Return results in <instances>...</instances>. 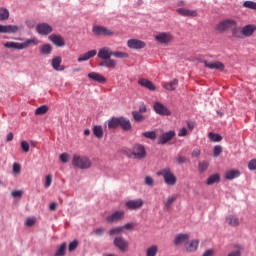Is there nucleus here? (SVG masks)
Listing matches in <instances>:
<instances>
[{
    "instance_id": "nucleus-8",
    "label": "nucleus",
    "mask_w": 256,
    "mask_h": 256,
    "mask_svg": "<svg viewBox=\"0 0 256 256\" xmlns=\"http://www.w3.org/2000/svg\"><path fill=\"white\" fill-rule=\"evenodd\" d=\"M155 41L161 43V45H167L173 41V35L167 32H161L155 36Z\"/></svg>"
},
{
    "instance_id": "nucleus-48",
    "label": "nucleus",
    "mask_w": 256,
    "mask_h": 256,
    "mask_svg": "<svg viewBox=\"0 0 256 256\" xmlns=\"http://www.w3.org/2000/svg\"><path fill=\"white\" fill-rule=\"evenodd\" d=\"M209 139H211V141H214L215 143H219V141H223V137L219 134H215L213 132L209 133Z\"/></svg>"
},
{
    "instance_id": "nucleus-49",
    "label": "nucleus",
    "mask_w": 256,
    "mask_h": 256,
    "mask_svg": "<svg viewBox=\"0 0 256 256\" xmlns=\"http://www.w3.org/2000/svg\"><path fill=\"white\" fill-rule=\"evenodd\" d=\"M243 6L246 7L247 9H253L254 11H256V2L253 1H245L243 3Z\"/></svg>"
},
{
    "instance_id": "nucleus-1",
    "label": "nucleus",
    "mask_w": 256,
    "mask_h": 256,
    "mask_svg": "<svg viewBox=\"0 0 256 256\" xmlns=\"http://www.w3.org/2000/svg\"><path fill=\"white\" fill-rule=\"evenodd\" d=\"M72 165L77 169H91V160L87 156H79L74 154L72 157Z\"/></svg>"
},
{
    "instance_id": "nucleus-64",
    "label": "nucleus",
    "mask_w": 256,
    "mask_h": 256,
    "mask_svg": "<svg viewBox=\"0 0 256 256\" xmlns=\"http://www.w3.org/2000/svg\"><path fill=\"white\" fill-rule=\"evenodd\" d=\"M199 155H201V150H199V148H195L192 151V157H199Z\"/></svg>"
},
{
    "instance_id": "nucleus-32",
    "label": "nucleus",
    "mask_w": 256,
    "mask_h": 256,
    "mask_svg": "<svg viewBox=\"0 0 256 256\" xmlns=\"http://www.w3.org/2000/svg\"><path fill=\"white\" fill-rule=\"evenodd\" d=\"M177 201V195H172L164 202V211H169L173 207V203Z\"/></svg>"
},
{
    "instance_id": "nucleus-24",
    "label": "nucleus",
    "mask_w": 256,
    "mask_h": 256,
    "mask_svg": "<svg viewBox=\"0 0 256 256\" xmlns=\"http://www.w3.org/2000/svg\"><path fill=\"white\" fill-rule=\"evenodd\" d=\"M182 17H197V10H189L186 8H179L176 10Z\"/></svg>"
},
{
    "instance_id": "nucleus-19",
    "label": "nucleus",
    "mask_w": 256,
    "mask_h": 256,
    "mask_svg": "<svg viewBox=\"0 0 256 256\" xmlns=\"http://www.w3.org/2000/svg\"><path fill=\"white\" fill-rule=\"evenodd\" d=\"M186 253H195L197 249H199V240H188V243H186V246H184Z\"/></svg>"
},
{
    "instance_id": "nucleus-35",
    "label": "nucleus",
    "mask_w": 256,
    "mask_h": 256,
    "mask_svg": "<svg viewBox=\"0 0 256 256\" xmlns=\"http://www.w3.org/2000/svg\"><path fill=\"white\" fill-rule=\"evenodd\" d=\"M178 85H179V80L174 79L173 81L164 84V89H166L167 91H175Z\"/></svg>"
},
{
    "instance_id": "nucleus-46",
    "label": "nucleus",
    "mask_w": 256,
    "mask_h": 256,
    "mask_svg": "<svg viewBox=\"0 0 256 256\" xmlns=\"http://www.w3.org/2000/svg\"><path fill=\"white\" fill-rule=\"evenodd\" d=\"M207 169H209V162L208 161L199 162V164H198L199 173H205V171Z\"/></svg>"
},
{
    "instance_id": "nucleus-29",
    "label": "nucleus",
    "mask_w": 256,
    "mask_h": 256,
    "mask_svg": "<svg viewBox=\"0 0 256 256\" xmlns=\"http://www.w3.org/2000/svg\"><path fill=\"white\" fill-rule=\"evenodd\" d=\"M230 31L235 39H243V29L237 27V22L234 23Z\"/></svg>"
},
{
    "instance_id": "nucleus-57",
    "label": "nucleus",
    "mask_w": 256,
    "mask_h": 256,
    "mask_svg": "<svg viewBox=\"0 0 256 256\" xmlns=\"http://www.w3.org/2000/svg\"><path fill=\"white\" fill-rule=\"evenodd\" d=\"M248 169L250 171H255L256 170V159L250 160V162L248 163Z\"/></svg>"
},
{
    "instance_id": "nucleus-6",
    "label": "nucleus",
    "mask_w": 256,
    "mask_h": 256,
    "mask_svg": "<svg viewBox=\"0 0 256 256\" xmlns=\"http://www.w3.org/2000/svg\"><path fill=\"white\" fill-rule=\"evenodd\" d=\"M235 23H236L235 20H231V19L223 20L217 24L216 31H218V33H225V31H229V30L231 31Z\"/></svg>"
},
{
    "instance_id": "nucleus-47",
    "label": "nucleus",
    "mask_w": 256,
    "mask_h": 256,
    "mask_svg": "<svg viewBox=\"0 0 256 256\" xmlns=\"http://www.w3.org/2000/svg\"><path fill=\"white\" fill-rule=\"evenodd\" d=\"M142 135L146 139H151L152 141L157 139V133H155V131L144 132Z\"/></svg>"
},
{
    "instance_id": "nucleus-3",
    "label": "nucleus",
    "mask_w": 256,
    "mask_h": 256,
    "mask_svg": "<svg viewBox=\"0 0 256 256\" xmlns=\"http://www.w3.org/2000/svg\"><path fill=\"white\" fill-rule=\"evenodd\" d=\"M157 175L164 177V182L166 183V185L173 186L177 183V177L175 176V174H173V172H171L170 168H164L160 170L159 172H157Z\"/></svg>"
},
{
    "instance_id": "nucleus-7",
    "label": "nucleus",
    "mask_w": 256,
    "mask_h": 256,
    "mask_svg": "<svg viewBox=\"0 0 256 256\" xmlns=\"http://www.w3.org/2000/svg\"><path fill=\"white\" fill-rule=\"evenodd\" d=\"M113 245L116 246L119 251L125 253L129 249V242L123 238V236H118L114 238Z\"/></svg>"
},
{
    "instance_id": "nucleus-51",
    "label": "nucleus",
    "mask_w": 256,
    "mask_h": 256,
    "mask_svg": "<svg viewBox=\"0 0 256 256\" xmlns=\"http://www.w3.org/2000/svg\"><path fill=\"white\" fill-rule=\"evenodd\" d=\"M221 153H223V147L215 146L214 151H213L214 157H219V155H221Z\"/></svg>"
},
{
    "instance_id": "nucleus-58",
    "label": "nucleus",
    "mask_w": 256,
    "mask_h": 256,
    "mask_svg": "<svg viewBox=\"0 0 256 256\" xmlns=\"http://www.w3.org/2000/svg\"><path fill=\"white\" fill-rule=\"evenodd\" d=\"M60 161H62V163H69V154L62 153L60 155Z\"/></svg>"
},
{
    "instance_id": "nucleus-39",
    "label": "nucleus",
    "mask_w": 256,
    "mask_h": 256,
    "mask_svg": "<svg viewBox=\"0 0 256 256\" xmlns=\"http://www.w3.org/2000/svg\"><path fill=\"white\" fill-rule=\"evenodd\" d=\"M123 233L124 232H123L122 226H117V227L110 229L109 236L114 237L115 235H123Z\"/></svg>"
},
{
    "instance_id": "nucleus-22",
    "label": "nucleus",
    "mask_w": 256,
    "mask_h": 256,
    "mask_svg": "<svg viewBox=\"0 0 256 256\" xmlns=\"http://www.w3.org/2000/svg\"><path fill=\"white\" fill-rule=\"evenodd\" d=\"M23 25H3L2 33H19V31H22Z\"/></svg>"
},
{
    "instance_id": "nucleus-56",
    "label": "nucleus",
    "mask_w": 256,
    "mask_h": 256,
    "mask_svg": "<svg viewBox=\"0 0 256 256\" xmlns=\"http://www.w3.org/2000/svg\"><path fill=\"white\" fill-rule=\"evenodd\" d=\"M122 228H123L124 233H125V229H126V231H133V229H135V224L127 223L124 226H122Z\"/></svg>"
},
{
    "instance_id": "nucleus-43",
    "label": "nucleus",
    "mask_w": 256,
    "mask_h": 256,
    "mask_svg": "<svg viewBox=\"0 0 256 256\" xmlns=\"http://www.w3.org/2000/svg\"><path fill=\"white\" fill-rule=\"evenodd\" d=\"M112 57H116V59H127V57H129V54H127V52L112 51Z\"/></svg>"
},
{
    "instance_id": "nucleus-28",
    "label": "nucleus",
    "mask_w": 256,
    "mask_h": 256,
    "mask_svg": "<svg viewBox=\"0 0 256 256\" xmlns=\"http://www.w3.org/2000/svg\"><path fill=\"white\" fill-rule=\"evenodd\" d=\"M88 77L92 79V81H96V83H105V81H107V78L97 72H90Z\"/></svg>"
},
{
    "instance_id": "nucleus-9",
    "label": "nucleus",
    "mask_w": 256,
    "mask_h": 256,
    "mask_svg": "<svg viewBox=\"0 0 256 256\" xmlns=\"http://www.w3.org/2000/svg\"><path fill=\"white\" fill-rule=\"evenodd\" d=\"M175 131L174 130H170L166 133H163L162 135H160L158 137L157 140V144L158 145H167V143H169V141H171L173 139V137H175Z\"/></svg>"
},
{
    "instance_id": "nucleus-21",
    "label": "nucleus",
    "mask_w": 256,
    "mask_h": 256,
    "mask_svg": "<svg viewBox=\"0 0 256 256\" xmlns=\"http://www.w3.org/2000/svg\"><path fill=\"white\" fill-rule=\"evenodd\" d=\"M49 40L56 45V47H65V39L61 35L52 34L49 36Z\"/></svg>"
},
{
    "instance_id": "nucleus-44",
    "label": "nucleus",
    "mask_w": 256,
    "mask_h": 256,
    "mask_svg": "<svg viewBox=\"0 0 256 256\" xmlns=\"http://www.w3.org/2000/svg\"><path fill=\"white\" fill-rule=\"evenodd\" d=\"M9 19V10L7 8H0V21H7Z\"/></svg>"
},
{
    "instance_id": "nucleus-10",
    "label": "nucleus",
    "mask_w": 256,
    "mask_h": 256,
    "mask_svg": "<svg viewBox=\"0 0 256 256\" xmlns=\"http://www.w3.org/2000/svg\"><path fill=\"white\" fill-rule=\"evenodd\" d=\"M127 47L134 50L145 49V47H147V43L139 39H129L127 41Z\"/></svg>"
},
{
    "instance_id": "nucleus-13",
    "label": "nucleus",
    "mask_w": 256,
    "mask_h": 256,
    "mask_svg": "<svg viewBox=\"0 0 256 256\" xmlns=\"http://www.w3.org/2000/svg\"><path fill=\"white\" fill-rule=\"evenodd\" d=\"M143 204V199L139 198L136 200H129L125 205L130 211H137V209H141V207H143Z\"/></svg>"
},
{
    "instance_id": "nucleus-55",
    "label": "nucleus",
    "mask_w": 256,
    "mask_h": 256,
    "mask_svg": "<svg viewBox=\"0 0 256 256\" xmlns=\"http://www.w3.org/2000/svg\"><path fill=\"white\" fill-rule=\"evenodd\" d=\"M145 184L148 185V187H153V185H155V180H153L151 176H146Z\"/></svg>"
},
{
    "instance_id": "nucleus-12",
    "label": "nucleus",
    "mask_w": 256,
    "mask_h": 256,
    "mask_svg": "<svg viewBox=\"0 0 256 256\" xmlns=\"http://www.w3.org/2000/svg\"><path fill=\"white\" fill-rule=\"evenodd\" d=\"M36 31L39 35H49L53 33V27L47 23H40L36 26Z\"/></svg>"
},
{
    "instance_id": "nucleus-45",
    "label": "nucleus",
    "mask_w": 256,
    "mask_h": 256,
    "mask_svg": "<svg viewBox=\"0 0 256 256\" xmlns=\"http://www.w3.org/2000/svg\"><path fill=\"white\" fill-rule=\"evenodd\" d=\"M49 111V106L42 105L35 110V115H45Z\"/></svg>"
},
{
    "instance_id": "nucleus-33",
    "label": "nucleus",
    "mask_w": 256,
    "mask_h": 256,
    "mask_svg": "<svg viewBox=\"0 0 256 256\" xmlns=\"http://www.w3.org/2000/svg\"><path fill=\"white\" fill-rule=\"evenodd\" d=\"M241 175V172L239 170H229L225 174V179L227 181H233V179H237Z\"/></svg>"
},
{
    "instance_id": "nucleus-4",
    "label": "nucleus",
    "mask_w": 256,
    "mask_h": 256,
    "mask_svg": "<svg viewBox=\"0 0 256 256\" xmlns=\"http://www.w3.org/2000/svg\"><path fill=\"white\" fill-rule=\"evenodd\" d=\"M92 32L97 37H113V35H115V31H113V29L105 26H94Z\"/></svg>"
},
{
    "instance_id": "nucleus-63",
    "label": "nucleus",
    "mask_w": 256,
    "mask_h": 256,
    "mask_svg": "<svg viewBox=\"0 0 256 256\" xmlns=\"http://www.w3.org/2000/svg\"><path fill=\"white\" fill-rule=\"evenodd\" d=\"M215 255V251H213V249H208L206 250L202 256H213Z\"/></svg>"
},
{
    "instance_id": "nucleus-37",
    "label": "nucleus",
    "mask_w": 256,
    "mask_h": 256,
    "mask_svg": "<svg viewBox=\"0 0 256 256\" xmlns=\"http://www.w3.org/2000/svg\"><path fill=\"white\" fill-rule=\"evenodd\" d=\"M157 253H159V246L157 245H152L146 250V256H157Z\"/></svg>"
},
{
    "instance_id": "nucleus-53",
    "label": "nucleus",
    "mask_w": 256,
    "mask_h": 256,
    "mask_svg": "<svg viewBox=\"0 0 256 256\" xmlns=\"http://www.w3.org/2000/svg\"><path fill=\"white\" fill-rule=\"evenodd\" d=\"M21 149L24 153H29V143L25 140L21 142Z\"/></svg>"
},
{
    "instance_id": "nucleus-27",
    "label": "nucleus",
    "mask_w": 256,
    "mask_h": 256,
    "mask_svg": "<svg viewBox=\"0 0 256 256\" xmlns=\"http://www.w3.org/2000/svg\"><path fill=\"white\" fill-rule=\"evenodd\" d=\"M243 246L241 244H234L233 249L226 256H242Z\"/></svg>"
},
{
    "instance_id": "nucleus-40",
    "label": "nucleus",
    "mask_w": 256,
    "mask_h": 256,
    "mask_svg": "<svg viewBox=\"0 0 256 256\" xmlns=\"http://www.w3.org/2000/svg\"><path fill=\"white\" fill-rule=\"evenodd\" d=\"M93 134L97 139H103V127L101 126H94L93 127Z\"/></svg>"
},
{
    "instance_id": "nucleus-15",
    "label": "nucleus",
    "mask_w": 256,
    "mask_h": 256,
    "mask_svg": "<svg viewBox=\"0 0 256 256\" xmlns=\"http://www.w3.org/2000/svg\"><path fill=\"white\" fill-rule=\"evenodd\" d=\"M98 58L102 59V61H106L107 59H111L113 57V50L109 47H102L98 51Z\"/></svg>"
},
{
    "instance_id": "nucleus-31",
    "label": "nucleus",
    "mask_w": 256,
    "mask_h": 256,
    "mask_svg": "<svg viewBox=\"0 0 256 256\" xmlns=\"http://www.w3.org/2000/svg\"><path fill=\"white\" fill-rule=\"evenodd\" d=\"M119 127H121L123 131H131V121L127 118L120 117Z\"/></svg>"
},
{
    "instance_id": "nucleus-38",
    "label": "nucleus",
    "mask_w": 256,
    "mask_h": 256,
    "mask_svg": "<svg viewBox=\"0 0 256 256\" xmlns=\"http://www.w3.org/2000/svg\"><path fill=\"white\" fill-rule=\"evenodd\" d=\"M120 125V117L108 120V129H117Z\"/></svg>"
},
{
    "instance_id": "nucleus-59",
    "label": "nucleus",
    "mask_w": 256,
    "mask_h": 256,
    "mask_svg": "<svg viewBox=\"0 0 256 256\" xmlns=\"http://www.w3.org/2000/svg\"><path fill=\"white\" fill-rule=\"evenodd\" d=\"M176 162L179 164V165H182V163H187V159L181 155H178L176 158H175Z\"/></svg>"
},
{
    "instance_id": "nucleus-54",
    "label": "nucleus",
    "mask_w": 256,
    "mask_h": 256,
    "mask_svg": "<svg viewBox=\"0 0 256 256\" xmlns=\"http://www.w3.org/2000/svg\"><path fill=\"white\" fill-rule=\"evenodd\" d=\"M77 245H79V242H77V240L72 241L68 246V250L70 252L75 251L77 249Z\"/></svg>"
},
{
    "instance_id": "nucleus-41",
    "label": "nucleus",
    "mask_w": 256,
    "mask_h": 256,
    "mask_svg": "<svg viewBox=\"0 0 256 256\" xmlns=\"http://www.w3.org/2000/svg\"><path fill=\"white\" fill-rule=\"evenodd\" d=\"M132 117L134 121H136V123H141V121H145V116H143V114L138 111H132Z\"/></svg>"
},
{
    "instance_id": "nucleus-23",
    "label": "nucleus",
    "mask_w": 256,
    "mask_h": 256,
    "mask_svg": "<svg viewBox=\"0 0 256 256\" xmlns=\"http://www.w3.org/2000/svg\"><path fill=\"white\" fill-rule=\"evenodd\" d=\"M255 31H256V26L254 24H248L242 28V35L243 37H252Z\"/></svg>"
},
{
    "instance_id": "nucleus-5",
    "label": "nucleus",
    "mask_w": 256,
    "mask_h": 256,
    "mask_svg": "<svg viewBox=\"0 0 256 256\" xmlns=\"http://www.w3.org/2000/svg\"><path fill=\"white\" fill-rule=\"evenodd\" d=\"M131 155L134 157V159H138L139 161L145 159V157H147L145 146L141 144H135L131 149Z\"/></svg>"
},
{
    "instance_id": "nucleus-2",
    "label": "nucleus",
    "mask_w": 256,
    "mask_h": 256,
    "mask_svg": "<svg viewBox=\"0 0 256 256\" xmlns=\"http://www.w3.org/2000/svg\"><path fill=\"white\" fill-rule=\"evenodd\" d=\"M29 45H39V40L37 38H31L26 40L24 43L6 42L4 44V47H6V49L23 50V49H27Z\"/></svg>"
},
{
    "instance_id": "nucleus-30",
    "label": "nucleus",
    "mask_w": 256,
    "mask_h": 256,
    "mask_svg": "<svg viewBox=\"0 0 256 256\" xmlns=\"http://www.w3.org/2000/svg\"><path fill=\"white\" fill-rule=\"evenodd\" d=\"M100 67H106L107 69H115L117 67V61L108 58L100 63Z\"/></svg>"
},
{
    "instance_id": "nucleus-50",
    "label": "nucleus",
    "mask_w": 256,
    "mask_h": 256,
    "mask_svg": "<svg viewBox=\"0 0 256 256\" xmlns=\"http://www.w3.org/2000/svg\"><path fill=\"white\" fill-rule=\"evenodd\" d=\"M51 183H53V176L51 174L47 175L45 178V184L44 187L48 189V187H51Z\"/></svg>"
},
{
    "instance_id": "nucleus-16",
    "label": "nucleus",
    "mask_w": 256,
    "mask_h": 256,
    "mask_svg": "<svg viewBox=\"0 0 256 256\" xmlns=\"http://www.w3.org/2000/svg\"><path fill=\"white\" fill-rule=\"evenodd\" d=\"M125 212L124 211H116L112 215L106 217L107 223H118L121 219H124Z\"/></svg>"
},
{
    "instance_id": "nucleus-62",
    "label": "nucleus",
    "mask_w": 256,
    "mask_h": 256,
    "mask_svg": "<svg viewBox=\"0 0 256 256\" xmlns=\"http://www.w3.org/2000/svg\"><path fill=\"white\" fill-rule=\"evenodd\" d=\"M12 197H22L23 196V191L21 190H16V191H13L11 193Z\"/></svg>"
},
{
    "instance_id": "nucleus-60",
    "label": "nucleus",
    "mask_w": 256,
    "mask_h": 256,
    "mask_svg": "<svg viewBox=\"0 0 256 256\" xmlns=\"http://www.w3.org/2000/svg\"><path fill=\"white\" fill-rule=\"evenodd\" d=\"M25 225L27 227H33V225H35V219L34 218H27L26 222H25Z\"/></svg>"
},
{
    "instance_id": "nucleus-26",
    "label": "nucleus",
    "mask_w": 256,
    "mask_h": 256,
    "mask_svg": "<svg viewBox=\"0 0 256 256\" xmlns=\"http://www.w3.org/2000/svg\"><path fill=\"white\" fill-rule=\"evenodd\" d=\"M97 55V50H90L84 54H81L78 58V63H82V61H89V59H93Z\"/></svg>"
},
{
    "instance_id": "nucleus-42",
    "label": "nucleus",
    "mask_w": 256,
    "mask_h": 256,
    "mask_svg": "<svg viewBox=\"0 0 256 256\" xmlns=\"http://www.w3.org/2000/svg\"><path fill=\"white\" fill-rule=\"evenodd\" d=\"M67 249V243H62L60 247L57 249L56 253L54 256H65V251Z\"/></svg>"
},
{
    "instance_id": "nucleus-52",
    "label": "nucleus",
    "mask_w": 256,
    "mask_h": 256,
    "mask_svg": "<svg viewBox=\"0 0 256 256\" xmlns=\"http://www.w3.org/2000/svg\"><path fill=\"white\" fill-rule=\"evenodd\" d=\"M12 169L14 175H19V173H21V165L19 163H14Z\"/></svg>"
},
{
    "instance_id": "nucleus-36",
    "label": "nucleus",
    "mask_w": 256,
    "mask_h": 256,
    "mask_svg": "<svg viewBox=\"0 0 256 256\" xmlns=\"http://www.w3.org/2000/svg\"><path fill=\"white\" fill-rule=\"evenodd\" d=\"M40 53L42 55H51V53H53V46H51V44L42 45L40 48Z\"/></svg>"
},
{
    "instance_id": "nucleus-14",
    "label": "nucleus",
    "mask_w": 256,
    "mask_h": 256,
    "mask_svg": "<svg viewBox=\"0 0 256 256\" xmlns=\"http://www.w3.org/2000/svg\"><path fill=\"white\" fill-rule=\"evenodd\" d=\"M189 239H191V236H189V234H178L174 238V245H176V247L184 245L185 247L187 243H189Z\"/></svg>"
},
{
    "instance_id": "nucleus-25",
    "label": "nucleus",
    "mask_w": 256,
    "mask_h": 256,
    "mask_svg": "<svg viewBox=\"0 0 256 256\" xmlns=\"http://www.w3.org/2000/svg\"><path fill=\"white\" fill-rule=\"evenodd\" d=\"M138 84L141 85V87H145V89H148L149 91H155L157 89L155 87V84H153V82L145 78H140L138 80Z\"/></svg>"
},
{
    "instance_id": "nucleus-18",
    "label": "nucleus",
    "mask_w": 256,
    "mask_h": 256,
    "mask_svg": "<svg viewBox=\"0 0 256 256\" xmlns=\"http://www.w3.org/2000/svg\"><path fill=\"white\" fill-rule=\"evenodd\" d=\"M204 65L205 67H208V69H216V71H225V64H223V62L220 61H204Z\"/></svg>"
},
{
    "instance_id": "nucleus-34",
    "label": "nucleus",
    "mask_w": 256,
    "mask_h": 256,
    "mask_svg": "<svg viewBox=\"0 0 256 256\" xmlns=\"http://www.w3.org/2000/svg\"><path fill=\"white\" fill-rule=\"evenodd\" d=\"M221 182V175L219 173L212 174L206 181L207 185H215V183Z\"/></svg>"
},
{
    "instance_id": "nucleus-20",
    "label": "nucleus",
    "mask_w": 256,
    "mask_h": 256,
    "mask_svg": "<svg viewBox=\"0 0 256 256\" xmlns=\"http://www.w3.org/2000/svg\"><path fill=\"white\" fill-rule=\"evenodd\" d=\"M61 63H63V58L61 56H55L51 62L52 68L55 71H65V66L61 65Z\"/></svg>"
},
{
    "instance_id": "nucleus-11",
    "label": "nucleus",
    "mask_w": 256,
    "mask_h": 256,
    "mask_svg": "<svg viewBox=\"0 0 256 256\" xmlns=\"http://www.w3.org/2000/svg\"><path fill=\"white\" fill-rule=\"evenodd\" d=\"M154 111L157 115H162L163 117H169V115H171L169 108L161 104V102H156L154 104Z\"/></svg>"
},
{
    "instance_id": "nucleus-61",
    "label": "nucleus",
    "mask_w": 256,
    "mask_h": 256,
    "mask_svg": "<svg viewBox=\"0 0 256 256\" xmlns=\"http://www.w3.org/2000/svg\"><path fill=\"white\" fill-rule=\"evenodd\" d=\"M95 235H98V237H101V235H103V233H105V229L104 228H96L94 230Z\"/></svg>"
},
{
    "instance_id": "nucleus-17",
    "label": "nucleus",
    "mask_w": 256,
    "mask_h": 256,
    "mask_svg": "<svg viewBox=\"0 0 256 256\" xmlns=\"http://www.w3.org/2000/svg\"><path fill=\"white\" fill-rule=\"evenodd\" d=\"M225 223H226V225H229V227H239V225H241L239 216H237L235 214H230V215L226 216Z\"/></svg>"
}]
</instances>
